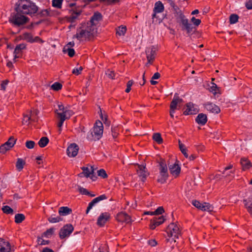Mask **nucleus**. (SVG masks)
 I'll return each instance as SVG.
<instances>
[{
    "label": "nucleus",
    "instance_id": "nucleus-1",
    "mask_svg": "<svg viewBox=\"0 0 252 252\" xmlns=\"http://www.w3.org/2000/svg\"><path fill=\"white\" fill-rule=\"evenodd\" d=\"M96 32L97 28H94V27L85 23L77 29L74 37L79 41L89 40L96 35Z\"/></svg>",
    "mask_w": 252,
    "mask_h": 252
},
{
    "label": "nucleus",
    "instance_id": "nucleus-2",
    "mask_svg": "<svg viewBox=\"0 0 252 252\" xmlns=\"http://www.w3.org/2000/svg\"><path fill=\"white\" fill-rule=\"evenodd\" d=\"M16 11L18 13L32 16L38 10L37 6L30 0H19L16 3Z\"/></svg>",
    "mask_w": 252,
    "mask_h": 252
},
{
    "label": "nucleus",
    "instance_id": "nucleus-3",
    "mask_svg": "<svg viewBox=\"0 0 252 252\" xmlns=\"http://www.w3.org/2000/svg\"><path fill=\"white\" fill-rule=\"evenodd\" d=\"M103 131V124L99 120L94 123L91 133H88L87 138L88 140H98L101 138Z\"/></svg>",
    "mask_w": 252,
    "mask_h": 252
},
{
    "label": "nucleus",
    "instance_id": "nucleus-4",
    "mask_svg": "<svg viewBox=\"0 0 252 252\" xmlns=\"http://www.w3.org/2000/svg\"><path fill=\"white\" fill-rule=\"evenodd\" d=\"M28 18L23 15L21 13L13 14L11 19V22L16 26H20L27 22Z\"/></svg>",
    "mask_w": 252,
    "mask_h": 252
},
{
    "label": "nucleus",
    "instance_id": "nucleus-5",
    "mask_svg": "<svg viewBox=\"0 0 252 252\" xmlns=\"http://www.w3.org/2000/svg\"><path fill=\"white\" fill-rule=\"evenodd\" d=\"M167 167L165 163L161 161L159 163V175L158 178V182L163 184L168 178Z\"/></svg>",
    "mask_w": 252,
    "mask_h": 252
},
{
    "label": "nucleus",
    "instance_id": "nucleus-6",
    "mask_svg": "<svg viewBox=\"0 0 252 252\" xmlns=\"http://www.w3.org/2000/svg\"><path fill=\"white\" fill-rule=\"evenodd\" d=\"M167 233L168 236L172 237L175 242V239L178 238L180 234L179 228L178 225L174 223H171L169 224L167 228Z\"/></svg>",
    "mask_w": 252,
    "mask_h": 252
},
{
    "label": "nucleus",
    "instance_id": "nucleus-7",
    "mask_svg": "<svg viewBox=\"0 0 252 252\" xmlns=\"http://www.w3.org/2000/svg\"><path fill=\"white\" fill-rule=\"evenodd\" d=\"M157 49L155 47L151 46V47L146 48L145 50L147 60L146 65H149L152 63L153 61H154L156 55Z\"/></svg>",
    "mask_w": 252,
    "mask_h": 252
},
{
    "label": "nucleus",
    "instance_id": "nucleus-8",
    "mask_svg": "<svg viewBox=\"0 0 252 252\" xmlns=\"http://www.w3.org/2000/svg\"><path fill=\"white\" fill-rule=\"evenodd\" d=\"M73 230L72 224L68 223L64 225L60 229L59 235L61 239H64L69 236Z\"/></svg>",
    "mask_w": 252,
    "mask_h": 252
},
{
    "label": "nucleus",
    "instance_id": "nucleus-9",
    "mask_svg": "<svg viewBox=\"0 0 252 252\" xmlns=\"http://www.w3.org/2000/svg\"><path fill=\"white\" fill-rule=\"evenodd\" d=\"M136 171L140 180L144 182L146 181V177L149 175V173L146 171L145 165L138 164L136 168Z\"/></svg>",
    "mask_w": 252,
    "mask_h": 252
},
{
    "label": "nucleus",
    "instance_id": "nucleus-10",
    "mask_svg": "<svg viewBox=\"0 0 252 252\" xmlns=\"http://www.w3.org/2000/svg\"><path fill=\"white\" fill-rule=\"evenodd\" d=\"M16 141L13 137L9 138L7 141L0 146V153L4 154L6 151L12 148Z\"/></svg>",
    "mask_w": 252,
    "mask_h": 252
},
{
    "label": "nucleus",
    "instance_id": "nucleus-11",
    "mask_svg": "<svg viewBox=\"0 0 252 252\" xmlns=\"http://www.w3.org/2000/svg\"><path fill=\"white\" fill-rule=\"evenodd\" d=\"M102 16L100 13L97 12L94 13L93 15L91 18L90 22L86 23L92 27H94V28H97L98 22L102 20Z\"/></svg>",
    "mask_w": 252,
    "mask_h": 252
},
{
    "label": "nucleus",
    "instance_id": "nucleus-12",
    "mask_svg": "<svg viewBox=\"0 0 252 252\" xmlns=\"http://www.w3.org/2000/svg\"><path fill=\"white\" fill-rule=\"evenodd\" d=\"M107 198V196L105 194L100 195L98 197L94 198L92 200L91 202H90V203H89L87 209L86 210V213L88 214L89 211H90L93 208V207L97 204L101 200H106Z\"/></svg>",
    "mask_w": 252,
    "mask_h": 252
},
{
    "label": "nucleus",
    "instance_id": "nucleus-13",
    "mask_svg": "<svg viewBox=\"0 0 252 252\" xmlns=\"http://www.w3.org/2000/svg\"><path fill=\"white\" fill-rule=\"evenodd\" d=\"M164 6L162 3L160 1H157L155 3V6L154 10H153V13L152 17L153 19L157 18V14L158 13H161L163 11Z\"/></svg>",
    "mask_w": 252,
    "mask_h": 252
},
{
    "label": "nucleus",
    "instance_id": "nucleus-14",
    "mask_svg": "<svg viewBox=\"0 0 252 252\" xmlns=\"http://www.w3.org/2000/svg\"><path fill=\"white\" fill-rule=\"evenodd\" d=\"M78 152V147L75 143H72L68 146L66 150V153L69 157H75Z\"/></svg>",
    "mask_w": 252,
    "mask_h": 252
},
{
    "label": "nucleus",
    "instance_id": "nucleus-15",
    "mask_svg": "<svg viewBox=\"0 0 252 252\" xmlns=\"http://www.w3.org/2000/svg\"><path fill=\"white\" fill-rule=\"evenodd\" d=\"M183 102L182 98H179L178 94H176L173 96L170 104V109L175 110L180 107V104Z\"/></svg>",
    "mask_w": 252,
    "mask_h": 252
},
{
    "label": "nucleus",
    "instance_id": "nucleus-16",
    "mask_svg": "<svg viewBox=\"0 0 252 252\" xmlns=\"http://www.w3.org/2000/svg\"><path fill=\"white\" fill-rule=\"evenodd\" d=\"M13 251L8 242L0 238V252H11Z\"/></svg>",
    "mask_w": 252,
    "mask_h": 252
},
{
    "label": "nucleus",
    "instance_id": "nucleus-17",
    "mask_svg": "<svg viewBox=\"0 0 252 252\" xmlns=\"http://www.w3.org/2000/svg\"><path fill=\"white\" fill-rule=\"evenodd\" d=\"M181 21L184 29L187 31L188 33H190L193 32L194 27L189 22L188 20L185 18L183 15L181 17Z\"/></svg>",
    "mask_w": 252,
    "mask_h": 252
},
{
    "label": "nucleus",
    "instance_id": "nucleus-18",
    "mask_svg": "<svg viewBox=\"0 0 252 252\" xmlns=\"http://www.w3.org/2000/svg\"><path fill=\"white\" fill-rule=\"evenodd\" d=\"M110 215L107 212L101 213L98 217L97 224L98 225L102 226L110 219Z\"/></svg>",
    "mask_w": 252,
    "mask_h": 252
},
{
    "label": "nucleus",
    "instance_id": "nucleus-19",
    "mask_svg": "<svg viewBox=\"0 0 252 252\" xmlns=\"http://www.w3.org/2000/svg\"><path fill=\"white\" fill-rule=\"evenodd\" d=\"M168 168L172 176L174 177H178L181 172V166L176 163L169 165Z\"/></svg>",
    "mask_w": 252,
    "mask_h": 252
},
{
    "label": "nucleus",
    "instance_id": "nucleus-20",
    "mask_svg": "<svg viewBox=\"0 0 252 252\" xmlns=\"http://www.w3.org/2000/svg\"><path fill=\"white\" fill-rule=\"evenodd\" d=\"M204 108L212 113L219 114L220 112V109L219 106L211 102H207L204 104Z\"/></svg>",
    "mask_w": 252,
    "mask_h": 252
},
{
    "label": "nucleus",
    "instance_id": "nucleus-21",
    "mask_svg": "<svg viewBox=\"0 0 252 252\" xmlns=\"http://www.w3.org/2000/svg\"><path fill=\"white\" fill-rule=\"evenodd\" d=\"M198 112V109L195 107L194 105L192 103L187 104L185 110L183 114L186 115H193Z\"/></svg>",
    "mask_w": 252,
    "mask_h": 252
},
{
    "label": "nucleus",
    "instance_id": "nucleus-22",
    "mask_svg": "<svg viewBox=\"0 0 252 252\" xmlns=\"http://www.w3.org/2000/svg\"><path fill=\"white\" fill-rule=\"evenodd\" d=\"M116 219L119 222L129 223L131 221V219L126 213L121 212L117 215Z\"/></svg>",
    "mask_w": 252,
    "mask_h": 252
},
{
    "label": "nucleus",
    "instance_id": "nucleus-23",
    "mask_svg": "<svg viewBox=\"0 0 252 252\" xmlns=\"http://www.w3.org/2000/svg\"><path fill=\"white\" fill-rule=\"evenodd\" d=\"M82 11L81 10L72 9L71 10V15L69 18V21L71 23H74L75 21L79 19Z\"/></svg>",
    "mask_w": 252,
    "mask_h": 252
},
{
    "label": "nucleus",
    "instance_id": "nucleus-24",
    "mask_svg": "<svg viewBox=\"0 0 252 252\" xmlns=\"http://www.w3.org/2000/svg\"><path fill=\"white\" fill-rule=\"evenodd\" d=\"M165 219H163L162 216L159 217V218L155 217L151 220L150 228L154 229L157 226L159 225L163 222Z\"/></svg>",
    "mask_w": 252,
    "mask_h": 252
},
{
    "label": "nucleus",
    "instance_id": "nucleus-25",
    "mask_svg": "<svg viewBox=\"0 0 252 252\" xmlns=\"http://www.w3.org/2000/svg\"><path fill=\"white\" fill-rule=\"evenodd\" d=\"M82 169L83 170L82 174H84L85 177L87 178L90 177L93 180H94V177L95 178V177L93 176L94 173V168L93 166L82 167Z\"/></svg>",
    "mask_w": 252,
    "mask_h": 252
},
{
    "label": "nucleus",
    "instance_id": "nucleus-26",
    "mask_svg": "<svg viewBox=\"0 0 252 252\" xmlns=\"http://www.w3.org/2000/svg\"><path fill=\"white\" fill-rule=\"evenodd\" d=\"M195 120L198 124L203 126L207 122V117L203 113H199Z\"/></svg>",
    "mask_w": 252,
    "mask_h": 252
},
{
    "label": "nucleus",
    "instance_id": "nucleus-27",
    "mask_svg": "<svg viewBox=\"0 0 252 252\" xmlns=\"http://www.w3.org/2000/svg\"><path fill=\"white\" fill-rule=\"evenodd\" d=\"M26 48V45L24 43H21L17 45L15 47L14 51V56L15 58H18V55L20 54L21 52L25 49Z\"/></svg>",
    "mask_w": 252,
    "mask_h": 252
},
{
    "label": "nucleus",
    "instance_id": "nucleus-28",
    "mask_svg": "<svg viewBox=\"0 0 252 252\" xmlns=\"http://www.w3.org/2000/svg\"><path fill=\"white\" fill-rule=\"evenodd\" d=\"M59 109L56 110V112L57 114V115L59 116V114H63L65 116L69 115V117L70 116V113L69 111H68L66 108H64L63 105L62 103L59 104L58 105Z\"/></svg>",
    "mask_w": 252,
    "mask_h": 252
},
{
    "label": "nucleus",
    "instance_id": "nucleus-29",
    "mask_svg": "<svg viewBox=\"0 0 252 252\" xmlns=\"http://www.w3.org/2000/svg\"><path fill=\"white\" fill-rule=\"evenodd\" d=\"M240 163L242 167V169L244 170L250 169L252 166L251 161L248 160V159L245 157H243L241 158Z\"/></svg>",
    "mask_w": 252,
    "mask_h": 252
},
{
    "label": "nucleus",
    "instance_id": "nucleus-30",
    "mask_svg": "<svg viewBox=\"0 0 252 252\" xmlns=\"http://www.w3.org/2000/svg\"><path fill=\"white\" fill-rule=\"evenodd\" d=\"M198 209L203 211L210 212L213 211V207L210 204L207 202H203L201 203V206H200Z\"/></svg>",
    "mask_w": 252,
    "mask_h": 252
},
{
    "label": "nucleus",
    "instance_id": "nucleus-31",
    "mask_svg": "<svg viewBox=\"0 0 252 252\" xmlns=\"http://www.w3.org/2000/svg\"><path fill=\"white\" fill-rule=\"evenodd\" d=\"M72 210L66 206L61 207L60 208L59 213L60 215L65 216L71 214Z\"/></svg>",
    "mask_w": 252,
    "mask_h": 252
},
{
    "label": "nucleus",
    "instance_id": "nucleus-32",
    "mask_svg": "<svg viewBox=\"0 0 252 252\" xmlns=\"http://www.w3.org/2000/svg\"><path fill=\"white\" fill-rule=\"evenodd\" d=\"M59 118L60 119V121L58 124V126L59 127L60 133L62 130V126L64 123V121L66 119H67V117L65 116L63 113H59L58 116Z\"/></svg>",
    "mask_w": 252,
    "mask_h": 252
},
{
    "label": "nucleus",
    "instance_id": "nucleus-33",
    "mask_svg": "<svg viewBox=\"0 0 252 252\" xmlns=\"http://www.w3.org/2000/svg\"><path fill=\"white\" fill-rule=\"evenodd\" d=\"M48 220L50 223H55L59 222L62 220V219L60 216H57L55 215H52L48 218Z\"/></svg>",
    "mask_w": 252,
    "mask_h": 252
},
{
    "label": "nucleus",
    "instance_id": "nucleus-34",
    "mask_svg": "<svg viewBox=\"0 0 252 252\" xmlns=\"http://www.w3.org/2000/svg\"><path fill=\"white\" fill-rule=\"evenodd\" d=\"M63 52L64 53H67V55L70 57L74 56L75 53L74 49L68 46H64L63 49Z\"/></svg>",
    "mask_w": 252,
    "mask_h": 252
},
{
    "label": "nucleus",
    "instance_id": "nucleus-35",
    "mask_svg": "<svg viewBox=\"0 0 252 252\" xmlns=\"http://www.w3.org/2000/svg\"><path fill=\"white\" fill-rule=\"evenodd\" d=\"M23 39L30 43L33 42V36L31 33L26 32L23 34Z\"/></svg>",
    "mask_w": 252,
    "mask_h": 252
},
{
    "label": "nucleus",
    "instance_id": "nucleus-36",
    "mask_svg": "<svg viewBox=\"0 0 252 252\" xmlns=\"http://www.w3.org/2000/svg\"><path fill=\"white\" fill-rule=\"evenodd\" d=\"M54 228H49L48 229L46 230V231H45L42 234V235H41V236H42V237H45L46 238H50L52 236V234H54Z\"/></svg>",
    "mask_w": 252,
    "mask_h": 252
},
{
    "label": "nucleus",
    "instance_id": "nucleus-37",
    "mask_svg": "<svg viewBox=\"0 0 252 252\" xmlns=\"http://www.w3.org/2000/svg\"><path fill=\"white\" fill-rule=\"evenodd\" d=\"M245 205L247 210L252 216V200L248 199L244 200Z\"/></svg>",
    "mask_w": 252,
    "mask_h": 252
},
{
    "label": "nucleus",
    "instance_id": "nucleus-38",
    "mask_svg": "<svg viewBox=\"0 0 252 252\" xmlns=\"http://www.w3.org/2000/svg\"><path fill=\"white\" fill-rule=\"evenodd\" d=\"M49 142V138L46 137H43L40 138L39 139L38 144L39 146L40 147H44L48 144Z\"/></svg>",
    "mask_w": 252,
    "mask_h": 252
},
{
    "label": "nucleus",
    "instance_id": "nucleus-39",
    "mask_svg": "<svg viewBox=\"0 0 252 252\" xmlns=\"http://www.w3.org/2000/svg\"><path fill=\"white\" fill-rule=\"evenodd\" d=\"M209 90L215 95L220 94V88L218 87L217 84L214 83H212V86L210 87Z\"/></svg>",
    "mask_w": 252,
    "mask_h": 252
},
{
    "label": "nucleus",
    "instance_id": "nucleus-40",
    "mask_svg": "<svg viewBox=\"0 0 252 252\" xmlns=\"http://www.w3.org/2000/svg\"><path fill=\"white\" fill-rule=\"evenodd\" d=\"M25 219V216L22 214H18L15 215L14 220L16 223H20Z\"/></svg>",
    "mask_w": 252,
    "mask_h": 252
},
{
    "label": "nucleus",
    "instance_id": "nucleus-41",
    "mask_svg": "<svg viewBox=\"0 0 252 252\" xmlns=\"http://www.w3.org/2000/svg\"><path fill=\"white\" fill-rule=\"evenodd\" d=\"M126 31V27L121 26L118 27V28L117 30V34L120 36H124Z\"/></svg>",
    "mask_w": 252,
    "mask_h": 252
},
{
    "label": "nucleus",
    "instance_id": "nucleus-42",
    "mask_svg": "<svg viewBox=\"0 0 252 252\" xmlns=\"http://www.w3.org/2000/svg\"><path fill=\"white\" fill-rule=\"evenodd\" d=\"M63 0H52V6L56 8H61Z\"/></svg>",
    "mask_w": 252,
    "mask_h": 252
},
{
    "label": "nucleus",
    "instance_id": "nucleus-43",
    "mask_svg": "<svg viewBox=\"0 0 252 252\" xmlns=\"http://www.w3.org/2000/svg\"><path fill=\"white\" fill-rule=\"evenodd\" d=\"M179 149H180V150H181V152L183 153V154L184 155V157L188 158V155L187 152L186 148L181 142L180 141H179Z\"/></svg>",
    "mask_w": 252,
    "mask_h": 252
},
{
    "label": "nucleus",
    "instance_id": "nucleus-44",
    "mask_svg": "<svg viewBox=\"0 0 252 252\" xmlns=\"http://www.w3.org/2000/svg\"><path fill=\"white\" fill-rule=\"evenodd\" d=\"M153 139L158 144H160L162 142V139L159 133H154V135H153Z\"/></svg>",
    "mask_w": 252,
    "mask_h": 252
},
{
    "label": "nucleus",
    "instance_id": "nucleus-45",
    "mask_svg": "<svg viewBox=\"0 0 252 252\" xmlns=\"http://www.w3.org/2000/svg\"><path fill=\"white\" fill-rule=\"evenodd\" d=\"M2 210L4 213L6 214H12L13 212L12 209L7 205L3 206Z\"/></svg>",
    "mask_w": 252,
    "mask_h": 252
},
{
    "label": "nucleus",
    "instance_id": "nucleus-46",
    "mask_svg": "<svg viewBox=\"0 0 252 252\" xmlns=\"http://www.w3.org/2000/svg\"><path fill=\"white\" fill-rule=\"evenodd\" d=\"M239 17L235 14H231L229 18V22L231 24H234L237 22Z\"/></svg>",
    "mask_w": 252,
    "mask_h": 252
},
{
    "label": "nucleus",
    "instance_id": "nucleus-47",
    "mask_svg": "<svg viewBox=\"0 0 252 252\" xmlns=\"http://www.w3.org/2000/svg\"><path fill=\"white\" fill-rule=\"evenodd\" d=\"M24 163H25V162L22 158H18L17 163H16V167H17V169L19 170H21L23 168Z\"/></svg>",
    "mask_w": 252,
    "mask_h": 252
},
{
    "label": "nucleus",
    "instance_id": "nucleus-48",
    "mask_svg": "<svg viewBox=\"0 0 252 252\" xmlns=\"http://www.w3.org/2000/svg\"><path fill=\"white\" fill-rule=\"evenodd\" d=\"M42 236L41 237H38L37 238V243L39 245H45L49 244L50 243V241L49 240H45L43 239Z\"/></svg>",
    "mask_w": 252,
    "mask_h": 252
},
{
    "label": "nucleus",
    "instance_id": "nucleus-49",
    "mask_svg": "<svg viewBox=\"0 0 252 252\" xmlns=\"http://www.w3.org/2000/svg\"><path fill=\"white\" fill-rule=\"evenodd\" d=\"M62 85L59 82H55L51 85V89L55 91H59L62 89Z\"/></svg>",
    "mask_w": 252,
    "mask_h": 252
},
{
    "label": "nucleus",
    "instance_id": "nucleus-50",
    "mask_svg": "<svg viewBox=\"0 0 252 252\" xmlns=\"http://www.w3.org/2000/svg\"><path fill=\"white\" fill-rule=\"evenodd\" d=\"M97 175L99 177H101L103 178H106L107 177L106 172L103 169L97 171Z\"/></svg>",
    "mask_w": 252,
    "mask_h": 252
},
{
    "label": "nucleus",
    "instance_id": "nucleus-51",
    "mask_svg": "<svg viewBox=\"0 0 252 252\" xmlns=\"http://www.w3.org/2000/svg\"><path fill=\"white\" fill-rule=\"evenodd\" d=\"M83 69V67L82 66L75 67L72 70V73L75 74V75H80L81 73V71Z\"/></svg>",
    "mask_w": 252,
    "mask_h": 252
},
{
    "label": "nucleus",
    "instance_id": "nucleus-52",
    "mask_svg": "<svg viewBox=\"0 0 252 252\" xmlns=\"http://www.w3.org/2000/svg\"><path fill=\"white\" fill-rule=\"evenodd\" d=\"M35 142L33 141H27L25 143L26 147L32 149L34 147Z\"/></svg>",
    "mask_w": 252,
    "mask_h": 252
},
{
    "label": "nucleus",
    "instance_id": "nucleus-53",
    "mask_svg": "<svg viewBox=\"0 0 252 252\" xmlns=\"http://www.w3.org/2000/svg\"><path fill=\"white\" fill-rule=\"evenodd\" d=\"M106 75L110 79H114L115 73L112 70H108L106 72Z\"/></svg>",
    "mask_w": 252,
    "mask_h": 252
},
{
    "label": "nucleus",
    "instance_id": "nucleus-54",
    "mask_svg": "<svg viewBox=\"0 0 252 252\" xmlns=\"http://www.w3.org/2000/svg\"><path fill=\"white\" fill-rule=\"evenodd\" d=\"M191 21L195 26H198L201 22V21L200 19H196L194 17L191 18Z\"/></svg>",
    "mask_w": 252,
    "mask_h": 252
},
{
    "label": "nucleus",
    "instance_id": "nucleus-55",
    "mask_svg": "<svg viewBox=\"0 0 252 252\" xmlns=\"http://www.w3.org/2000/svg\"><path fill=\"white\" fill-rule=\"evenodd\" d=\"M133 81L132 80H129L127 83V88H126L125 92L127 93H129L131 90V86L133 85Z\"/></svg>",
    "mask_w": 252,
    "mask_h": 252
},
{
    "label": "nucleus",
    "instance_id": "nucleus-56",
    "mask_svg": "<svg viewBox=\"0 0 252 252\" xmlns=\"http://www.w3.org/2000/svg\"><path fill=\"white\" fill-rule=\"evenodd\" d=\"M98 252H108V248L106 245H101L98 248Z\"/></svg>",
    "mask_w": 252,
    "mask_h": 252
},
{
    "label": "nucleus",
    "instance_id": "nucleus-57",
    "mask_svg": "<svg viewBox=\"0 0 252 252\" xmlns=\"http://www.w3.org/2000/svg\"><path fill=\"white\" fill-rule=\"evenodd\" d=\"M163 209L162 207H159L158 208L156 209V211H154L155 215H161L163 212Z\"/></svg>",
    "mask_w": 252,
    "mask_h": 252
},
{
    "label": "nucleus",
    "instance_id": "nucleus-58",
    "mask_svg": "<svg viewBox=\"0 0 252 252\" xmlns=\"http://www.w3.org/2000/svg\"><path fill=\"white\" fill-rule=\"evenodd\" d=\"M80 192L81 194L86 195H90V193L88 191V190L83 188H80L79 189Z\"/></svg>",
    "mask_w": 252,
    "mask_h": 252
},
{
    "label": "nucleus",
    "instance_id": "nucleus-59",
    "mask_svg": "<svg viewBox=\"0 0 252 252\" xmlns=\"http://www.w3.org/2000/svg\"><path fill=\"white\" fill-rule=\"evenodd\" d=\"M201 203H201L200 202L197 200H193L192 201V205L194 206L196 208H197L198 209L200 207V205L201 204Z\"/></svg>",
    "mask_w": 252,
    "mask_h": 252
},
{
    "label": "nucleus",
    "instance_id": "nucleus-60",
    "mask_svg": "<svg viewBox=\"0 0 252 252\" xmlns=\"http://www.w3.org/2000/svg\"><path fill=\"white\" fill-rule=\"evenodd\" d=\"M232 167H233V166L231 165H230L228 166L225 167V168H224V172H223V174L225 175V176H228L230 175V173H233L232 171H230L229 174L225 173V171H226L231 169V168Z\"/></svg>",
    "mask_w": 252,
    "mask_h": 252
},
{
    "label": "nucleus",
    "instance_id": "nucleus-61",
    "mask_svg": "<svg viewBox=\"0 0 252 252\" xmlns=\"http://www.w3.org/2000/svg\"><path fill=\"white\" fill-rule=\"evenodd\" d=\"M31 120V117H29L28 115H25L23 118V123L24 124H28L29 122Z\"/></svg>",
    "mask_w": 252,
    "mask_h": 252
},
{
    "label": "nucleus",
    "instance_id": "nucleus-62",
    "mask_svg": "<svg viewBox=\"0 0 252 252\" xmlns=\"http://www.w3.org/2000/svg\"><path fill=\"white\" fill-rule=\"evenodd\" d=\"M8 83V80H5L2 82L1 84V90H5L6 86L7 85Z\"/></svg>",
    "mask_w": 252,
    "mask_h": 252
},
{
    "label": "nucleus",
    "instance_id": "nucleus-63",
    "mask_svg": "<svg viewBox=\"0 0 252 252\" xmlns=\"http://www.w3.org/2000/svg\"><path fill=\"white\" fill-rule=\"evenodd\" d=\"M246 7L248 9H252V0H250L246 3Z\"/></svg>",
    "mask_w": 252,
    "mask_h": 252
},
{
    "label": "nucleus",
    "instance_id": "nucleus-64",
    "mask_svg": "<svg viewBox=\"0 0 252 252\" xmlns=\"http://www.w3.org/2000/svg\"><path fill=\"white\" fill-rule=\"evenodd\" d=\"M148 244L151 246V247H155L156 246L157 243L155 239H151L148 241Z\"/></svg>",
    "mask_w": 252,
    "mask_h": 252
}]
</instances>
